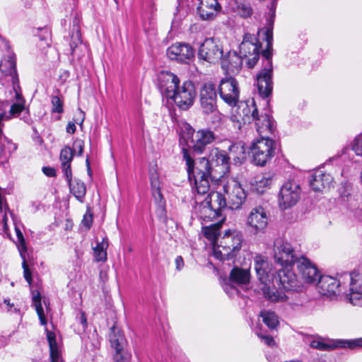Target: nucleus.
<instances>
[{
    "instance_id": "nucleus-28",
    "label": "nucleus",
    "mask_w": 362,
    "mask_h": 362,
    "mask_svg": "<svg viewBox=\"0 0 362 362\" xmlns=\"http://www.w3.org/2000/svg\"><path fill=\"white\" fill-rule=\"evenodd\" d=\"M221 216V211L228 205L224 194L218 192H210L204 200Z\"/></svg>"
},
{
    "instance_id": "nucleus-11",
    "label": "nucleus",
    "mask_w": 362,
    "mask_h": 362,
    "mask_svg": "<svg viewBox=\"0 0 362 362\" xmlns=\"http://www.w3.org/2000/svg\"><path fill=\"white\" fill-rule=\"evenodd\" d=\"M269 218L264 208L261 206L252 209L249 213L245 225L247 230L252 235L264 233Z\"/></svg>"
},
{
    "instance_id": "nucleus-59",
    "label": "nucleus",
    "mask_w": 362,
    "mask_h": 362,
    "mask_svg": "<svg viewBox=\"0 0 362 362\" xmlns=\"http://www.w3.org/2000/svg\"><path fill=\"white\" fill-rule=\"evenodd\" d=\"M75 146H74V147L78 150V156H81L83 153V145L81 144V142H76L75 144Z\"/></svg>"
},
{
    "instance_id": "nucleus-38",
    "label": "nucleus",
    "mask_w": 362,
    "mask_h": 362,
    "mask_svg": "<svg viewBox=\"0 0 362 362\" xmlns=\"http://www.w3.org/2000/svg\"><path fill=\"white\" fill-rule=\"evenodd\" d=\"M220 224L216 223L203 228L204 235L211 242L213 248L216 244L219 243V240L217 239V237L220 233Z\"/></svg>"
},
{
    "instance_id": "nucleus-7",
    "label": "nucleus",
    "mask_w": 362,
    "mask_h": 362,
    "mask_svg": "<svg viewBox=\"0 0 362 362\" xmlns=\"http://www.w3.org/2000/svg\"><path fill=\"white\" fill-rule=\"evenodd\" d=\"M261 44L254 35L246 33L240 45V54L249 68H253L259 58Z\"/></svg>"
},
{
    "instance_id": "nucleus-44",
    "label": "nucleus",
    "mask_w": 362,
    "mask_h": 362,
    "mask_svg": "<svg viewBox=\"0 0 362 362\" xmlns=\"http://www.w3.org/2000/svg\"><path fill=\"white\" fill-rule=\"evenodd\" d=\"M52 104V112L62 113L64 112V100L62 95H52L50 100Z\"/></svg>"
},
{
    "instance_id": "nucleus-40",
    "label": "nucleus",
    "mask_w": 362,
    "mask_h": 362,
    "mask_svg": "<svg viewBox=\"0 0 362 362\" xmlns=\"http://www.w3.org/2000/svg\"><path fill=\"white\" fill-rule=\"evenodd\" d=\"M264 323L270 329H275L279 323L277 315L270 310H263L260 313Z\"/></svg>"
},
{
    "instance_id": "nucleus-26",
    "label": "nucleus",
    "mask_w": 362,
    "mask_h": 362,
    "mask_svg": "<svg viewBox=\"0 0 362 362\" xmlns=\"http://www.w3.org/2000/svg\"><path fill=\"white\" fill-rule=\"evenodd\" d=\"M341 278L349 282L350 292L346 296L349 302L353 305L362 307V293L357 288V281L349 274H344Z\"/></svg>"
},
{
    "instance_id": "nucleus-33",
    "label": "nucleus",
    "mask_w": 362,
    "mask_h": 362,
    "mask_svg": "<svg viewBox=\"0 0 362 362\" xmlns=\"http://www.w3.org/2000/svg\"><path fill=\"white\" fill-rule=\"evenodd\" d=\"M66 179L69 183L71 192L80 202H83L86 192L84 183L77 179L72 180L71 176L66 177Z\"/></svg>"
},
{
    "instance_id": "nucleus-16",
    "label": "nucleus",
    "mask_w": 362,
    "mask_h": 362,
    "mask_svg": "<svg viewBox=\"0 0 362 362\" xmlns=\"http://www.w3.org/2000/svg\"><path fill=\"white\" fill-rule=\"evenodd\" d=\"M310 346L321 351H328L336 347L356 349L362 348V338L355 339H341L337 341H325L322 339H313L310 342Z\"/></svg>"
},
{
    "instance_id": "nucleus-27",
    "label": "nucleus",
    "mask_w": 362,
    "mask_h": 362,
    "mask_svg": "<svg viewBox=\"0 0 362 362\" xmlns=\"http://www.w3.org/2000/svg\"><path fill=\"white\" fill-rule=\"evenodd\" d=\"M111 347L115 350V354H128L124 351L126 340L119 327L112 326L109 334Z\"/></svg>"
},
{
    "instance_id": "nucleus-25",
    "label": "nucleus",
    "mask_w": 362,
    "mask_h": 362,
    "mask_svg": "<svg viewBox=\"0 0 362 362\" xmlns=\"http://www.w3.org/2000/svg\"><path fill=\"white\" fill-rule=\"evenodd\" d=\"M332 181L333 178L329 174L317 170L313 174L310 185L314 191L319 192L329 187Z\"/></svg>"
},
{
    "instance_id": "nucleus-17",
    "label": "nucleus",
    "mask_w": 362,
    "mask_h": 362,
    "mask_svg": "<svg viewBox=\"0 0 362 362\" xmlns=\"http://www.w3.org/2000/svg\"><path fill=\"white\" fill-rule=\"evenodd\" d=\"M194 48L187 43L177 42L167 49L166 54L170 60L180 63H188L194 57Z\"/></svg>"
},
{
    "instance_id": "nucleus-30",
    "label": "nucleus",
    "mask_w": 362,
    "mask_h": 362,
    "mask_svg": "<svg viewBox=\"0 0 362 362\" xmlns=\"http://www.w3.org/2000/svg\"><path fill=\"white\" fill-rule=\"evenodd\" d=\"M74 158V151L69 147H64L60 152V160L62 162V168L64 173L65 177L72 176L71 170V162Z\"/></svg>"
},
{
    "instance_id": "nucleus-24",
    "label": "nucleus",
    "mask_w": 362,
    "mask_h": 362,
    "mask_svg": "<svg viewBox=\"0 0 362 362\" xmlns=\"http://www.w3.org/2000/svg\"><path fill=\"white\" fill-rule=\"evenodd\" d=\"M254 122L256 130L261 137L269 138V135L274 132V121L269 115L266 112L259 114Z\"/></svg>"
},
{
    "instance_id": "nucleus-49",
    "label": "nucleus",
    "mask_w": 362,
    "mask_h": 362,
    "mask_svg": "<svg viewBox=\"0 0 362 362\" xmlns=\"http://www.w3.org/2000/svg\"><path fill=\"white\" fill-rule=\"evenodd\" d=\"M352 149L356 155L362 156V137L358 136L355 138L353 142Z\"/></svg>"
},
{
    "instance_id": "nucleus-61",
    "label": "nucleus",
    "mask_w": 362,
    "mask_h": 362,
    "mask_svg": "<svg viewBox=\"0 0 362 362\" xmlns=\"http://www.w3.org/2000/svg\"><path fill=\"white\" fill-rule=\"evenodd\" d=\"M86 165H87L88 173H90V163H89V160L88 158L86 159Z\"/></svg>"
},
{
    "instance_id": "nucleus-53",
    "label": "nucleus",
    "mask_w": 362,
    "mask_h": 362,
    "mask_svg": "<svg viewBox=\"0 0 362 362\" xmlns=\"http://www.w3.org/2000/svg\"><path fill=\"white\" fill-rule=\"evenodd\" d=\"M42 172L48 177H54L56 175V171L54 168L51 167H43Z\"/></svg>"
},
{
    "instance_id": "nucleus-48",
    "label": "nucleus",
    "mask_w": 362,
    "mask_h": 362,
    "mask_svg": "<svg viewBox=\"0 0 362 362\" xmlns=\"http://www.w3.org/2000/svg\"><path fill=\"white\" fill-rule=\"evenodd\" d=\"M81 44V34L78 30L76 32L74 35H72V41L70 43V47L71 49V53L74 54L76 51V48L78 45Z\"/></svg>"
},
{
    "instance_id": "nucleus-54",
    "label": "nucleus",
    "mask_w": 362,
    "mask_h": 362,
    "mask_svg": "<svg viewBox=\"0 0 362 362\" xmlns=\"http://www.w3.org/2000/svg\"><path fill=\"white\" fill-rule=\"evenodd\" d=\"M175 265H176V269L178 271L181 270L182 269V267H184V261L181 256H177L175 258Z\"/></svg>"
},
{
    "instance_id": "nucleus-42",
    "label": "nucleus",
    "mask_w": 362,
    "mask_h": 362,
    "mask_svg": "<svg viewBox=\"0 0 362 362\" xmlns=\"http://www.w3.org/2000/svg\"><path fill=\"white\" fill-rule=\"evenodd\" d=\"M33 303L35 308V310L37 313L39 320L42 325H47V320L44 313V310L41 304V296L40 293L37 291L33 293Z\"/></svg>"
},
{
    "instance_id": "nucleus-32",
    "label": "nucleus",
    "mask_w": 362,
    "mask_h": 362,
    "mask_svg": "<svg viewBox=\"0 0 362 362\" xmlns=\"http://www.w3.org/2000/svg\"><path fill=\"white\" fill-rule=\"evenodd\" d=\"M149 179L151 186L152 194L156 202L160 204V206H163V197L160 191V182L159 180L158 174L156 170H151Z\"/></svg>"
},
{
    "instance_id": "nucleus-55",
    "label": "nucleus",
    "mask_w": 362,
    "mask_h": 362,
    "mask_svg": "<svg viewBox=\"0 0 362 362\" xmlns=\"http://www.w3.org/2000/svg\"><path fill=\"white\" fill-rule=\"evenodd\" d=\"M84 119H85V113L81 109H79L78 110V117L75 119V122L77 124H82Z\"/></svg>"
},
{
    "instance_id": "nucleus-58",
    "label": "nucleus",
    "mask_w": 362,
    "mask_h": 362,
    "mask_svg": "<svg viewBox=\"0 0 362 362\" xmlns=\"http://www.w3.org/2000/svg\"><path fill=\"white\" fill-rule=\"evenodd\" d=\"M224 290L228 295L230 296H232L234 293L237 292V290L235 288L229 286H226L224 287Z\"/></svg>"
},
{
    "instance_id": "nucleus-56",
    "label": "nucleus",
    "mask_w": 362,
    "mask_h": 362,
    "mask_svg": "<svg viewBox=\"0 0 362 362\" xmlns=\"http://www.w3.org/2000/svg\"><path fill=\"white\" fill-rule=\"evenodd\" d=\"M66 132L69 134H74L76 132V126L74 122H69L66 126Z\"/></svg>"
},
{
    "instance_id": "nucleus-10",
    "label": "nucleus",
    "mask_w": 362,
    "mask_h": 362,
    "mask_svg": "<svg viewBox=\"0 0 362 362\" xmlns=\"http://www.w3.org/2000/svg\"><path fill=\"white\" fill-rule=\"evenodd\" d=\"M204 158L209 161V171L215 174L214 175L215 179H219L228 173L230 158L225 151L218 148H213L209 152V157Z\"/></svg>"
},
{
    "instance_id": "nucleus-60",
    "label": "nucleus",
    "mask_w": 362,
    "mask_h": 362,
    "mask_svg": "<svg viewBox=\"0 0 362 362\" xmlns=\"http://www.w3.org/2000/svg\"><path fill=\"white\" fill-rule=\"evenodd\" d=\"M81 322L83 325V326H86V325H87L86 319L83 313H82V315H81Z\"/></svg>"
},
{
    "instance_id": "nucleus-34",
    "label": "nucleus",
    "mask_w": 362,
    "mask_h": 362,
    "mask_svg": "<svg viewBox=\"0 0 362 362\" xmlns=\"http://www.w3.org/2000/svg\"><path fill=\"white\" fill-rule=\"evenodd\" d=\"M46 331L52 362H63L57 344L55 334L47 329H46Z\"/></svg>"
},
{
    "instance_id": "nucleus-41",
    "label": "nucleus",
    "mask_w": 362,
    "mask_h": 362,
    "mask_svg": "<svg viewBox=\"0 0 362 362\" xmlns=\"http://www.w3.org/2000/svg\"><path fill=\"white\" fill-rule=\"evenodd\" d=\"M108 243L107 240L103 239L101 243H98L97 245L93 247L94 257L97 262H105L107 259L106 249Z\"/></svg>"
},
{
    "instance_id": "nucleus-18",
    "label": "nucleus",
    "mask_w": 362,
    "mask_h": 362,
    "mask_svg": "<svg viewBox=\"0 0 362 362\" xmlns=\"http://www.w3.org/2000/svg\"><path fill=\"white\" fill-rule=\"evenodd\" d=\"M296 264L299 274L305 283L314 284L319 280L320 274L318 269L307 257H299Z\"/></svg>"
},
{
    "instance_id": "nucleus-35",
    "label": "nucleus",
    "mask_w": 362,
    "mask_h": 362,
    "mask_svg": "<svg viewBox=\"0 0 362 362\" xmlns=\"http://www.w3.org/2000/svg\"><path fill=\"white\" fill-rule=\"evenodd\" d=\"M347 206L354 217L362 220V199L360 196H351L348 199Z\"/></svg>"
},
{
    "instance_id": "nucleus-4",
    "label": "nucleus",
    "mask_w": 362,
    "mask_h": 362,
    "mask_svg": "<svg viewBox=\"0 0 362 362\" xmlns=\"http://www.w3.org/2000/svg\"><path fill=\"white\" fill-rule=\"evenodd\" d=\"M243 240V235L240 231L226 230L219 240V243L214 245V257L220 261L233 259L240 250Z\"/></svg>"
},
{
    "instance_id": "nucleus-6",
    "label": "nucleus",
    "mask_w": 362,
    "mask_h": 362,
    "mask_svg": "<svg viewBox=\"0 0 362 362\" xmlns=\"http://www.w3.org/2000/svg\"><path fill=\"white\" fill-rule=\"evenodd\" d=\"M187 134H191L189 148L194 153L201 154L204 153L208 145L213 144L217 139L215 133L209 129H201L197 131L187 126Z\"/></svg>"
},
{
    "instance_id": "nucleus-20",
    "label": "nucleus",
    "mask_w": 362,
    "mask_h": 362,
    "mask_svg": "<svg viewBox=\"0 0 362 362\" xmlns=\"http://www.w3.org/2000/svg\"><path fill=\"white\" fill-rule=\"evenodd\" d=\"M278 272V277L282 287L286 291H299L302 285L297 279L296 275L291 269V267H283Z\"/></svg>"
},
{
    "instance_id": "nucleus-64",
    "label": "nucleus",
    "mask_w": 362,
    "mask_h": 362,
    "mask_svg": "<svg viewBox=\"0 0 362 362\" xmlns=\"http://www.w3.org/2000/svg\"><path fill=\"white\" fill-rule=\"evenodd\" d=\"M195 199H196V202H198L199 198L196 196Z\"/></svg>"
},
{
    "instance_id": "nucleus-57",
    "label": "nucleus",
    "mask_w": 362,
    "mask_h": 362,
    "mask_svg": "<svg viewBox=\"0 0 362 362\" xmlns=\"http://www.w3.org/2000/svg\"><path fill=\"white\" fill-rule=\"evenodd\" d=\"M16 235H17V238H18L19 242L22 245H24L25 240H24L23 235L22 233V232L21 231V230L19 228H16Z\"/></svg>"
},
{
    "instance_id": "nucleus-8",
    "label": "nucleus",
    "mask_w": 362,
    "mask_h": 362,
    "mask_svg": "<svg viewBox=\"0 0 362 362\" xmlns=\"http://www.w3.org/2000/svg\"><path fill=\"white\" fill-rule=\"evenodd\" d=\"M224 197L231 209H238L245 202L247 194L241 184L235 179H230L223 185Z\"/></svg>"
},
{
    "instance_id": "nucleus-45",
    "label": "nucleus",
    "mask_w": 362,
    "mask_h": 362,
    "mask_svg": "<svg viewBox=\"0 0 362 362\" xmlns=\"http://www.w3.org/2000/svg\"><path fill=\"white\" fill-rule=\"evenodd\" d=\"M286 295L291 297L288 300H286L293 310H298L303 305V300L300 295L293 293L291 291H287Z\"/></svg>"
},
{
    "instance_id": "nucleus-15",
    "label": "nucleus",
    "mask_w": 362,
    "mask_h": 362,
    "mask_svg": "<svg viewBox=\"0 0 362 362\" xmlns=\"http://www.w3.org/2000/svg\"><path fill=\"white\" fill-rule=\"evenodd\" d=\"M218 92L221 99L230 106H235L239 100V88L237 81L229 77L222 79L218 86Z\"/></svg>"
},
{
    "instance_id": "nucleus-47",
    "label": "nucleus",
    "mask_w": 362,
    "mask_h": 362,
    "mask_svg": "<svg viewBox=\"0 0 362 362\" xmlns=\"http://www.w3.org/2000/svg\"><path fill=\"white\" fill-rule=\"evenodd\" d=\"M22 257L23 259V261L22 263V267L23 269V276H24L25 279L26 280V281L29 284V285H30L32 283V281H33L32 272L30 270V269L27 264L25 257L23 255H22Z\"/></svg>"
},
{
    "instance_id": "nucleus-31",
    "label": "nucleus",
    "mask_w": 362,
    "mask_h": 362,
    "mask_svg": "<svg viewBox=\"0 0 362 362\" xmlns=\"http://www.w3.org/2000/svg\"><path fill=\"white\" fill-rule=\"evenodd\" d=\"M250 277V272L247 269L235 267L230 272V280L238 284H247Z\"/></svg>"
},
{
    "instance_id": "nucleus-39",
    "label": "nucleus",
    "mask_w": 362,
    "mask_h": 362,
    "mask_svg": "<svg viewBox=\"0 0 362 362\" xmlns=\"http://www.w3.org/2000/svg\"><path fill=\"white\" fill-rule=\"evenodd\" d=\"M271 183V177L258 175L255 177L254 182L252 183V189L257 193H263L269 187Z\"/></svg>"
},
{
    "instance_id": "nucleus-1",
    "label": "nucleus",
    "mask_w": 362,
    "mask_h": 362,
    "mask_svg": "<svg viewBox=\"0 0 362 362\" xmlns=\"http://www.w3.org/2000/svg\"><path fill=\"white\" fill-rule=\"evenodd\" d=\"M158 86L163 96L173 100L183 110L194 104L197 91L192 81H185L180 84L177 75L170 71H161L158 76Z\"/></svg>"
},
{
    "instance_id": "nucleus-52",
    "label": "nucleus",
    "mask_w": 362,
    "mask_h": 362,
    "mask_svg": "<svg viewBox=\"0 0 362 362\" xmlns=\"http://www.w3.org/2000/svg\"><path fill=\"white\" fill-rule=\"evenodd\" d=\"M92 221H93V217H92V215L90 214H88L86 213L84 216H83V223L87 227V228H90V226H91V223H92Z\"/></svg>"
},
{
    "instance_id": "nucleus-2",
    "label": "nucleus",
    "mask_w": 362,
    "mask_h": 362,
    "mask_svg": "<svg viewBox=\"0 0 362 362\" xmlns=\"http://www.w3.org/2000/svg\"><path fill=\"white\" fill-rule=\"evenodd\" d=\"M182 153L187 165L189 179H194V189L197 195L206 194L209 191L210 180H216L214 177L215 174L209 171V161L205 158H201L195 162L186 148H182Z\"/></svg>"
},
{
    "instance_id": "nucleus-50",
    "label": "nucleus",
    "mask_w": 362,
    "mask_h": 362,
    "mask_svg": "<svg viewBox=\"0 0 362 362\" xmlns=\"http://www.w3.org/2000/svg\"><path fill=\"white\" fill-rule=\"evenodd\" d=\"M257 336L261 339V340L269 346H273L275 344L274 339L270 335H264L262 334H257Z\"/></svg>"
},
{
    "instance_id": "nucleus-62",
    "label": "nucleus",
    "mask_w": 362,
    "mask_h": 362,
    "mask_svg": "<svg viewBox=\"0 0 362 362\" xmlns=\"http://www.w3.org/2000/svg\"><path fill=\"white\" fill-rule=\"evenodd\" d=\"M236 146H240V145H237V144H233V145H231L230 146V152L233 151V148H234Z\"/></svg>"
},
{
    "instance_id": "nucleus-21",
    "label": "nucleus",
    "mask_w": 362,
    "mask_h": 362,
    "mask_svg": "<svg viewBox=\"0 0 362 362\" xmlns=\"http://www.w3.org/2000/svg\"><path fill=\"white\" fill-rule=\"evenodd\" d=\"M243 59L236 52H228L220 59L221 67L228 74H238L242 68Z\"/></svg>"
},
{
    "instance_id": "nucleus-5",
    "label": "nucleus",
    "mask_w": 362,
    "mask_h": 362,
    "mask_svg": "<svg viewBox=\"0 0 362 362\" xmlns=\"http://www.w3.org/2000/svg\"><path fill=\"white\" fill-rule=\"evenodd\" d=\"M275 142L270 138L260 137L255 141L250 147L252 162L256 165L264 166L274 156Z\"/></svg>"
},
{
    "instance_id": "nucleus-63",
    "label": "nucleus",
    "mask_w": 362,
    "mask_h": 362,
    "mask_svg": "<svg viewBox=\"0 0 362 362\" xmlns=\"http://www.w3.org/2000/svg\"><path fill=\"white\" fill-rule=\"evenodd\" d=\"M4 303L6 304H7L8 305H9V306H12L13 305H10L9 300H7V299L4 300Z\"/></svg>"
},
{
    "instance_id": "nucleus-23",
    "label": "nucleus",
    "mask_w": 362,
    "mask_h": 362,
    "mask_svg": "<svg viewBox=\"0 0 362 362\" xmlns=\"http://www.w3.org/2000/svg\"><path fill=\"white\" fill-rule=\"evenodd\" d=\"M317 282L320 293L327 296L335 295L344 286V282L330 276H320Z\"/></svg>"
},
{
    "instance_id": "nucleus-3",
    "label": "nucleus",
    "mask_w": 362,
    "mask_h": 362,
    "mask_svg": "<svg viewBox=\"0 0 362 362\" xmlns=\"http://www.w3.org/2000/svg\"><path fill=\"white\" fill-rule=\"evenodd\" d=\"M272 25L259 30L258 35L262 33L267 42V48L262 51L264 67L257 74V86L259 93L262 98L268 97L272 91L273 83L272 80L273 66L272 62Z\"/></svg>"
},
{
    "instance_id": "nucleus-37",
    "label": "nucleus",
    "mask_w": 362,
    "mask_h": 362,
    "mask_svg": "<svg viewBox=\"0 0 362 362\" xmlns=\"http://www.w3.org/2000/svg\"><path fill=\"white\" fill-rule=\"evenodd\" d=\"M199 216L204 221H212L217 218L220 216L215 211L209 204L203 201L199 208Z\"/></svg>"
},
{
    "instance_id": "nucleus-22",
    "label": "nucleus",
    "mask_w": 362,
    "mask_h": 362,
    "mask_svg": "<svg viewBox=\"0 0 362 362\" xmlns=\"http://www.w3.org/2000/svg\"><path fill=\"white\" fill-rule=\"evenodd\" d=\"M199 6L197 8L200 18L204 21L213 20L221 11V6L217 0H198Z\"/></svg>"
},
{
    "instance_id": "nucleus-13",
    "label": "nucleus",
    "mask_w": 362,
    "mask_h": 362,
    "mask_svg": "<svg viewBox=\"0 0 362 362\" xmlns=\"http://www.w3.org/2000/svg\"><path fill=\"white\" fill-rule=\"evenodd\" d=\"M301 189L300 185L293 180L284 183L279 194V206L286 209L296 205L300 199Z\"/></svg>"
},
{
    "instance_id": "nucleus-36",
    "label": "nucleus",
    "mask_w": 362,
    "mask_h": 362,
    "mask_svg": "<svg viewBox=\"0 0 362 362\" xmlns=\"http://www.w3.org/2000/svg\"><path fill=\"white\" fill-rule=\"evenodd\" d=\"M232 10L240 17L246 18L253 14V8L250 4L245 1H235L232 5Z\"/></svg>"
},
{
    "instance_id": "nucleus-29",
    "label": "nucleus",
    "mask_w": 362,
    "mask_h": 362,
    "mask_svg": "<svg viewBox=\"0 0 362 362\" xmlns=\"http://www.w3.org/2000/svg\"><path fill=\"white\" fill-rule=\"evenodd\" d=\"M263 293L267 300L272 303L286 302L291 298V296L286 295L284 291H279L276 288L267 286V284L262 288Z\"/></svg>"
},
{
    "instance_id": "nucleus-12",
    "label": "nucleus",
    "mask_w": 362,
    "mask_h": 362,
    "mask_svg": "<svg viewBox=\"0 0 362 362\" xmlns=\"http://www.w3.org/2000/svg\"><path fill=\"white\" fill-rule=\"evenodd\" d=\"M223 50L220 41L214 37H209L204 40L201 44L198 57L206 62L211 64L218 62L223 56Z\"/></svg>"
},
{
    "instance_id": "nucleus-51",
    "label": "nucleus",
    "mask_w": 362,
    "mask_h": 362,
    "mask_svg": "<svg viewBox=\"0 0 362 362\" xmlns=\"http://www.w3.org/2000/svg\"><path fill=\"white\" fill-rule=\"evenodd\" d=\"M114 362H130L129 354H115Z\"/></svg>"
},
{
    "instance_id": "nucleus-19",
    "label": "nucleus",
    "mask_w": 362,
    "mask_h": 362,
    "mask_svg": "<svg viewBox=\"0 0 362 362\" xmlns=\"http://www.w3.org/2000/svg\"><path fill=\"white\" fill-rule=\"evenodd\" d=\"M254 268L262 284L266 285L273 279L272 264L267 257L257 255L254 257Z\"/></svg>"
},
{
    "instance_id": "nucleus-14",
    "label": "nucleus",
    "mask_w": 362,
    "mask_h": 362,
    "mask_svg": "<svg viewBox=\"0 0 362 362\" xmlns=\"http://www.w3.org/2000/svg\"><path fill=\"white\" fill-rule=\"evenodd\" d=\"M274 257L275 261L282 267H291L298 259L291 245L281 239L274 242Z\"/></svg>"
},
{
    "instance_id": "nucleus-46",
    "label": "nucleus",
    "mask_w": 362,
    "mask_h": 362,
    "mask_svg": "<svg viewBox=\"0 0 362 362\" xmlns=\"http://www.w3.org/2000/svg\"><path fill=\"white\" fill-rule=\"evenodd\" d=\"M200 103L203 111L206 113H211L216 109V100L200 98Z\"/></svg>"
},
{
    "instance_id": "nucleus-9",
    "label": "nucleus",
    "mask_w": 362,
    "mask_h": 362,
    "mask_svg": "<svg viewBox=\"0 0 362 362\" xmlns=\"http://www.w3.org/2000/svg\"><path fill=\"white\" fill-rule=\"evenodd\" d=\"M237 114L230 117V120L235 129H241L247 123L255 122L259 115L256 104L253 100L241 103L237 109Z\"/></svg>"
},
{
    "instance_id": "nucleus-43",
    "label": "nucleus",
    "mask_w": 362,
    "mask_h": 362,
    "mask_svg": "<svg viewBox=\"0 0 362 362\" xmlns=\"http://www.w3.org/2000/svg\"><path fill=\"white\" fill-rule=\"evenodd\" d=\"M200 98L208 100H216V90L215 86L209 83H204L200 90Z\"/></svg>"
}]
</instances>
